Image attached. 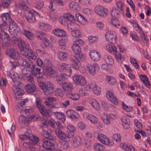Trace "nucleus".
<instances>
[{"instance_id": "f257e3e1", "label": "nucleus", "mask_w": 151, "mask_h": 151, "mask_svg": "<svg viewBox=\"0 0 151 151\" xmlns=\"http://www.w3.org/2000/svg\"><path fill=\"white\" fill-rule=\"evenodd\" d=\"M10 22L9 32L11 35L16 37L17 33H19L20 29L18 27L16 23L12 21L8 13H4L1 14L0 16V29L2 30L5 29L8 26V23Z\"/></svg>"}, {"instance_id": "f03ea898", "label": "nucleus", "mask_w": 151, "mask_h": 151, "mask_svg": "<svg viewBox=\"0 0 151 151\" xmlns=\"http://www.w3.org/2000/svg\"><path fill=\"white\" fill-rule=\"evenodd\" d=\"M56 135L60 139L59 143L60 147L63 149H68L69 145L67 139L69 137L67 136L64 132H61L60 130L56 131Z\"/></svg>"}, {"instance_id": "7ed1b4c3", "label": "nucleus", "mask_w": 151, "mask_h": 151, "mask_svg": "<svg viewBox=\"0 0 151 151\" xmlns=\"http://www.w3.org/2000/svg\"><path fill=\"white\" fill-rule=\"evenodd\" d=\"M39 86L42 90L44 94L49 95L52 94L54 91V86L52 83L47 81L45 83L40 82Z\"/></svg>"}, {"instance_id": "20e7f679", "label": "nucleus", "mask_w": 151, "mask_h": 151, "mask_svg": "<svg viewBox=\"0 0 151 151\" xmlns=\"http://www.w3.org/2000/svg\"><path fill=\"white\" fill-rule=\"evenodd\" d=\"M30 129L27 130L26 132L24 134L20 135L19 136L20 139L21 140L28 139L29 140L30 143L34 145L37 144L39 141L38 138L31 133Z\"/></svg>"}, {"instance_id": "39448f33", "label": "nucleus", "mask_w": 151, "mask_h": 151, "mask_svg": "<svg viewBox=\"0 0 151 151\" xmlns=\"http://www.w3.org/2000/svg\"><path fill=\"white\" fill-rule=\"evenodd\" d=\"M68 30L70 31L72 36L75 38L81 37V33L79 26L75 23H71L68 25Z\"/></svg>"}, {"instance_id": "423d86ee", "label": "nucleus", "mask_w": 151, "mask_h": 151, "mask_svg": "<svg viewBox=\"0 0 151 151\" xmlns=\"http://www.w3.org/2000/svg\"><path fill=\"white\" fill-rule=\"evenodd\" d=\"M94 137L97 138L100 142L105 145H112L114 144V142L112 140L109 139L106 136L102 134H100L98 132L94 133Z\"/></svg>"}, {"instance_id": "0eeeda50", "label": "nucleus", "mask_w": 151, "mask_h": 151, "mask_svg": "<svg viewBox=\"0 0 151 151\" xmlns=\"http://www.w3.org/2000/svg\"><path fill=\"white\" fill-rule=\"evenodd\" d=\"M84 44V42L81 39H77L74 42L71 48L74 52L76 55H80L81 52L80 46L83 45Z\"/></svg>"}, {"instance_id": "6e6552de", "label": "nucleus", "mask_w": 151, "mask_h": 151, "mask_svg": "<svg viewBox=\"0 0 151 151\" xmlns=\"http://www.w3.org/2000/svg\"><path fill=\"white\" fill-rule=\"evenodd\" d=\"M20 31L19 33H17V34L16 35V37H15V39H14V40L15 42L16 41L15 43L17 42L18 43V47L21 51V53H22V51L25 50L26 49H27L28 48H29L30 47V45L26 43L21 38L19 37H16L18 34L20 33ZM12 36L13 37V36Z\"/></svg>"}, {"instance_id": "1a4fd4ad", "label": "nucleus", "mask_w": 151, "mask_h": 151, "mask_svg": "<svg viewBox=\"0 0 151 151\" xmlns=\"http://www.w3.org/2000/svg\"><path fill=\"white\" fill-rule=\"evenodd\" d=\"M7 76L8 78H11L12 80L13 85H20L21 83L20 82V78L18 74L16 73L13 72H7Z\"/></svg>"}, {"instance_id": "9d476101", "label": "nucleus", "mask_w": 151, "mask_h": 151, "mask_svg": "<svg viewBox=\"0 0 151 151\" xmlns=\"http://www.w3.org/2000/svg\"><path fill=\"white\" fill-rule=\"evenodd\" d=\"M102 117L103 122L106 125H109L113 123L114 120L116 118V115L112 114H104Z\"/></svg>"}, {"instance_id": "9b49d317", "label": "nucleus", "mask_w": 151, "mask_h": 151, "mask_svg": "<svg viewBox=\"0 0 151 151\" xmlns=\"http://www.w3.org/2000/svg\"><path fill=\"white\" fill-rule=\"evenodd\" d=\"M95 12L98 15L103 17H106L108 14L107 10L101 5L96 6L95 8Z\"/></svg>"}, {"instance_id": "f8f14e48", "label": "nucleus", "mask_w": 151, "mask_h": 151, "mask_svg": "<svg viewBox=\"0 0 151 151\" xmlns=\"http://www.w3.org/2000/svg\"><path fill=\"white\" fill-rule=\"evenodd\" d=\"M73 79L75 83L81 86H84L86 83L85 78L80 75H75L73 77Z\"/></svg>"}, {"instance_id": "ddd939ff", "label": "nucleus", "mask_w": 151, "mask_h": 151, "mask_svg": "<svg viewBox=\"0 0 151 151\" xmlns=\"http://www.w3.org/2000/svg\"><path fill=\"white\" fill-rule=\"evenodd\" d=\"M106 39L111 44H113L116 42V34L113 31H108L105 35Z\"/></svg>"}, {"instance_id": "4468645a", "label": "nucleus", "mask_w": 151, "mask_h": 151, "mask_svg": "<svg viewBox=\"0 0 151 151\" xmlns=\"http://www.w3.org/2000/svg\"><path fill=\"white\" fill-rule=\"evenodd\" d=\"M87 68L89 73L94 76L96 73V71L99 70V66L98 64L94 63L93 64H88L87 65Z\"/></svg>"}, {"instance_id": "2eb2a0df", "label": "nucleus", "mask_w": 151, "mask_h": 151, "mask_svg": "<svg viewBox=\"0 0 151 151\" xmlns=\"http://www.w3.org/2000/svg\"><path fill=\"white\" fill-rule=\"evenodd\" d=\"M6 53L10 58L16 60L20 59V56L19 53L15 50L11 48H9L6 50Z\"/></svg>"}, {"instance_id": "dca6fc26", "label": "nucleus", "mask_w": 151, "mask_h": 151, "mask_svg": "<svg viewBox=\"0 0 151 151\" xmlns=\"http://www.w3.org/2000/svg\"><path fill=\"white\" fill-rule=\"evenodd\" d=\"M22 54L33 60H35L37 58V56L35 55V52L29 48H28L27 49H26L25 50L22 51Z\"/></svg>"}, {"instance_id": "f3484780", "label": "nucleus", "mask_w": 151, "mask_h": 151, "mask_svg": "<svg viewBox=\"0 0 151 151\" xmlns=\"http://www.w3.org/2000/svg\"><path fill=\"white\" fill-rule=\"evenodd\" d=\"M83 117L84 119L89 120L92 124H96L98 121V119L95 116L87 112L83 114Z\"/></svg>"}, {"instance_id": "a211bd4d", "label": "nucleus", "mask_w": 151, "mask_h": 151, "mask_svg": "<svg viewBox=\"0 0 151 151\" xmlns=\"http://www.w3.org/2000/svg\"><path fill=\"white\" fill-rule=\"evenodd\" d=\"M20 60V63L22 66L25 68H31L33 65L31 60L28 58H24L21 57L19 59Z\"/></svg>"}, {"instance_id": "6ab92c4d", "label": "nucleus", "mask_w": 151, "mask_h": 151, "mask_svg": "<svg viewBox=\"0 0 151 151\" xmlns=\"http://www.w3.org/2000/svg\"><path fill=\"white\" fill-rule=\"evenodd\" d=\"M82 141V138L79 136L75 137L71 141V145L73 147H78L81 145Z\"/></svg>"}, {"instance_id": "aec40b11", "label": "nucleus", "mask_w": 151, "mask_h": 151, "mask_svg": "<svg viewBox=\"0 0 151 151\" xmlns=\"http://www.w3.org/2000/svg\"><path fill=\"white\" fill-rule=\"evenodd\" d=\"M58 68L60 71H68L70 75H71L72 73V71L71 67H70L69 65L66 63H63L59 64L58 66Z\"/></svg>"}, {"instance_id": "412c9836", "label": "nucleus", "mask_w": 151, "mask_h": 151, "mask_svg": "<svg viewBox=\"0 0 151 151\" xmlns=\"http://www.w3.org/2000/svg\"><path fill=\"white\" fill-rule=\"evenodd\" d=\"M106 96L108 99L111 102L115 105L117 106L118 105V101L112 92L108 91L107 92Z\"/></svg>"}, {"instance_id": "4be33fe9", "label": "nucleus", "mask_w": 151, "mask_h": 151, "mask_svg": "<svg viewBox=\"0 0 151 151\" xmlns=\"http://www.w3.org/2000/svg\"><path fill=\"white\" fill-rule=\"evenodd\" d=\"M62 88L66 95L73 89V86L72 83L66 82L62 84Z\"/></svg>"}, {"instance_id": "5701e85b", "label": "nucleus", "mask_w": 151, "mask_h": 151, "mask_svg": "<svg viewBox=\"0 0 151 151\" xmlns=\"http://www.w3.org/2000/svg\"><path fill=\"white\" fill-rule=\"evenodd\" d=\"M70 60L72 63L73 67L76 70H79L81 64L78 58L74 56H72L70 57Z\"/></svg>"}, {"instance_id": "b1692460", "label": "nucleus", "mask_w": 151, "mask_h": 151, "mask_svg": "<svg viewBox=\"0 0 151 151\" xmlns=\"http://www.w3.org/2000/svg\"><path fill=\"white\" fill-rule=\"evenodd\" d=\"M89 55L91 58L95 62H98L100 59L101 55L97 51L93 50L89 52Z\"/></svg>"}, {"instance_id": "393cba45", "label": "nucleus", "mask_w": 151, "mask_h": 151, "mask_svg": "<svg viewBox=\"0 0 151 151\" xmlns=\"http://www.w3.org/2000/svg\"><path fill=\"white\" fill-rule=\"evenodd\" d=\"M42 145L47 151H52L53 149L55 148L54 143L48 140L44 141Z\"/></svg>"}, {"instance_id": "a878e982", "label": "nucleus", "mask_w": 151, "mask_h": 151, "mask_svg": "<svg viewBox=\"0 0 151 151\" xmlns=\"http://www.w3.org/2000/svg\"><path fill=\"white\" fill-rule=\"evenodd\" d=\"M12 90L16 96V97L17 96L22 95L24 93V91L20 88L18 87L19 85H13Z\"/></svg>"}, {"instance_id": "bb28decb", "label": "nucleus", "mask_w": 151, "mask_h": 151, "mask_svg": "<svg viewBox=\"0 0 151 151\" xmlns=\"http://www.w3.org/2000/svg\"><path fill=\"white\" fill-rule=\"evenodd\" d=\"M75 16L78 21L81 24L85 25L87 24L88 22L86 19L80 13H76Z\"/></svg>"}, {"instance_id": "cd10ccee", "label": "nucleus", "mask_w": 151, "mask_h": 151, "mask_svg": "<svg viewBox=\"0 0 151 151\" xmlns=\"http://www.w3.org/2000/svg\"><path fill=\"white\" fill-rule=\"evenodd\" d=\"M67 128L68 131V135L67 136L70 138L73 137L74 134V132L76 131V127L71 124H68Z\"/></svg>"}, {"instance_id": "c85d7f7f", "label": "nucleus", "mask_w": 151, "mask_h": 151, "mask_svg": "<svg viewBox=\"0 0 151 151\" xmlns=\"http://www.w3.org/2000/svg\"><path fill=\"white\" fill-rule=\"evenodd\" d=\"M25 17L29 23H34L36 21L35 17L32 12H29L27 13L25 15Z\"/></svg>"}, {"instance_id": "c756f323", "label": "nucleus", "mask_w": 151, "mask_h": 151, "mask_svg": "<svg viewBox=\"0 0 151 151\" xmlns=\"http://www.w3.org/2000/svg\"><path fill=\"white\" fill-rule=\"evenodd\" d=\"M122 124L124 128L126 129H129L130 127V122L129 119H127L125 116L122 117L121 119Z\"/></svg>"}, {"instance_id": "7c9ffc66", "label": "nucleus", "mask_w": 151, "mask_h": 151, "mask_svg": "<svg viewBox=\"0 0 151 151\" xmlns=\"http://www.w3.org/2000/svg\"><path fill=\"white\" fill-rule=\"evenodd\" d=\"M65 114L68 117H69L73 121H76L77 119L76 115V113L73 110H69L65 112Z\"/></svg>"}, {"instance_id": "2f4dec72", "label": "nucleus", "mask_w": 151, "mask_h": 151, "mask_svg": "<svg viewBox=\"0 0 151 151\" xmlns=\"http://www.w3.org/2000/svg\"><path fill=\"white\" fill-rule=\"evenodd\" d=\"M44 73L45 75L47 76L52 77L55 74V71L52 69L50 66H45V69L44 70Z\"/></svg>"}, {"instance_id": "473e14b6", "label": "nucleus", "mask_w": 151, "mask_h": 151, "mask_svg": "<svg viewBox=\"0 0 151 151\" xmlns=\"http://www.w3.org/2000/svg\"><path fill=\"white\" fill-rule=\"evenodd\" d=\"M26 91L28 93H32L36 90L35 85L33 83L28 84L25 87Z\"/></svg>"}, {"instance_id": "72a5a7b5", "label": "nucleus", "mask_w": 151, "mask_h": 151, "mask_svg": "<svg viewBox=\"0 0 151 151\" xmlns=\"http://www.w3.org/2000/svg\"><path fill=\"white\" fill-rule=\"evenodd\" d=\"M53 114L57 119L61 121L62 122H64L65 120V116L64 113L58 112H55Z\"/></svg>"}, {"instance_id": "f704fd0d", "label": "nucleus", "mask_w": 151, "mask_h": 151, "mask_svg": "<svg viewBox=\"0 0 151 151\" xmlns=\"http://www.w3.org/2000/svg\"><path fill=\"white\" fill-rule=\"evenodd\" d=\"M39 111L41 114L42 115L43 118H45V117L47 118V117H50L52 114L51 111L49 110L45 109L44 107Z\"/></svg>"}, {"instance_id": "c9c22d12", "label": "nucleus", "mask_w": 151, "mask_h": 151, "mask_svg": "<svg viewBox=\"0 0 151 151\" xmlns=\"http://www.w3.org/2000/svg\"><path fill=\"white\" fill-rule=\"evenodd\" d=\"M38 26L40 29L45 31H49L51 28V27L50 25L43 22L39 23Z\"/></svg>"}, {"instance_id": "e433bc0d", "label": "nucleus", "mask_w": 151, "mask_h": 151, "mask_svg": "<svg viewBox=\"0 0 151 151\" xmlns=\"http://www.w3.org/2000/svg\"><path fill=\"white\" fill-rule=\"evenodd\" d=\"M66 77L67 75L65 73H63L59 76L56 77V81L59 84L61 85L63 84V81H65Z\"/></svg>"}, {"instance_id": "4c0bfd02", "label": "nucleus", "mask_w": 151, "mask_h": 151, "mask_svg": "<svg viewBox=\"0 0 151 151\" xmlns=\"http://www.w3.org/2000/svg\"><path fill=\"white\" fill-rule=\"evenodd\" d=\"M22 34L28 39L32 40L34 38V34L31 32L25 29L22 31Z\"/></svg>"}, {"instance_id": "58836bf2", "label": "nucleus", "mask_w": 151, "mask_h": 151, "mask_svg": "<svg viewBox=\"0 0 151 151\" xmlns=\"http://www.w3.org/2000/svg\"><path fill=\"white\" fill-rule=\"evenodd\" d=\"M104 59L107 64L110 65H113L114 63V60L111 56L107 55H105Z\"/></svg>"}, {"instance_id": "ea45409f", "label": "nucleus", "mask_w": 151, "mask_h": 151, "mask_svg": "<svg viewBox=\"0 0 151 151\" xmlns=\"http://www.w3.org/2000/svg\"><path fill=\"white\" fill-rule=\"evenodd\" d=\"M35 66L33 65L31 67V71L33 75L37 76V75H40L41 74V69L39 68H36Z\"/></svg>"}, {"instance_id": "a19ab883", "label": "nucleus", "mask_w": 151, "mask_h": 151, "mask_svg": "<svg viewBox=\"0 0 151 151\" xmlns=\"http://www.w3.org/2000/svg\"><path fill=\"white\" fill-rule=\"evenodd\" d=\"M64 15V17L66 18L67 20L71 22L70 23H75L76 20L73 15L68 13H65Z\"/></svg>"}, {"instance_id": "79ce46f5", "label": "nucleus", "mask_w": 151, "mask_h": 151, "mask_svg": "<svg viewBox=\"0 0 151 151\" xmlns=\"http://www.w3.org/2000/svg\"><path fill=\"white\" fill-rule=\"evenodd\" d=\"M58 56L59 59L63 61L66 60L68 56V54L64 52H59L58 53Z\"/></svg>"}, {"instance_id": "37998d69", "label": "nucleus", "mask_w": 151, "mask_h": 151, "mask_svg": "<svg viewBox=\"0 0 151 151\" xmlns=\"http://www.w3.org/2000/svg\"><path fill=\"white\" fill-rule=\"evenodd\" d=\"M66 96L74 100H78L80 98L79 94L74 93H71L70 92L66 95Z\"/></svg>"}, {"instance_id": "c03bdc74", "label": "nucleus", "mask_w": 151, "mask_h": 151, "mask_svg": "<svg viewBox=\"0 0 151 151\" xmlns=\"http://www.w3.org/2000/svg\"><path fill=\"white\" fill-rule=\"evenodd\" d=\"M93 147L95 151H104L105 149L103 145L99 143H95Z\"/></svg>"}, {"instance_id": "a18cd8bd", "label": "nucleus", "mask_w": 151, "mask_h": 151, "mask_svg": "<svg viewBox=\"0 0 151 151\" xmlns=\"http://www.w3.org/2000/svg\"><path fill=\"white\" fill-rule=\"evenodd\" d=\"M53 32L56 35L59 37L65 36V33L63 30L60 29H56L53 30Z\"/></svg>"}, {"instance_id": "49530a36", "label": "nucleus", "mask_w": 151, "mask_h": 151, "mask_svg": "<svg viewBox=\"0 0 151 151\" xmlns=\"http://www.w3.org/2000/svg\"><path fill=\"white\" fill-rule=\"evenodd\" d=\"M120 147L126 151H132L134 150V148L132 145L128 146L125 143H122L120 145Z\"/></svg>"}, {"instance_id": "de8ad7c7", "label": "nucleus", "mask_w": 151, "mask_h": 151, "mask_svg": "<svg viewBox=\"0 0 151 151\" xmlns=\"http://www.w3.org/2000/svg\"><path fill=\"white\" fill-rule=\"evenodd\" d=\"M50 131H47L46 130H43L42 134L43 136L46 138L50 140H54L55 139L50 134Z\"/></svg>"}, {"instance_id": "09e8293b", "label": "nucleus", "mask_w": 151, "mask_h": 151, "mask_svg": "<svg viewBox=\"0 0 151 151\" xmlns=\"http://www.w3.org/2000/svg\"><path fill=\"white\" fill-rule=\"evenodd\" d=\"M69 7L73 11H78L79 10V7L78 3L76 2L72 1L70 3L69 5Z\"/></svg>"}, {"instance_id": "8fccbe9b", "label": "nucleus", "mask_w": 151, "mask_h": 151, "mask_svg": "<svg viewBox=\"0 0 151 151\" xmlns=\"http://www.w3.org/2000/svg\"><path fill=\"white\" fill-rule=\"evenodd\" d=\"M90 103L91 105L95 109L99 110L100 109V107L99 103L95 99H91L90 100Z\"/></svg>"}, {"instance_id": "3c124183", "label": "nucleus", "mask_w": 151, "mask_h": 151, "mask_svg": "<svg viewBox=\"0 0 151 151\" xmlns=\"http://www.w3.org/2000/svg\"><path fill=\"white\" fill-rule=\"evenodd\" d=\"M12 0H1V6H2L4 8H8Z\"/></svg>"}, {"instance_id": "603ef678", "label": "nucleus", "mask_w": 151, "mask_h": 151, "mask_svg": "<svg viewBox=\"0 0 151 151\" xmlns=\"http://www.w3.org/2000/svg\"><path fill=\"white\" fill-rule=\"evenodd\" d=\"M106 78L107 81L109 84L113 85L116 83V80L113 77L107 76H106Z\"/></svg>"}, {"instance_id": "864d4df0", "label": "nucleus", "mask_w": 151, "mask_h": 151, "mask_svg": "<svg viewBox=\"0 0 151 151\" xmlns=\"http://www.w3.org/2000/svg\"><path fill=\"white\" fill-rule=\"evenodd\" d=\"M119 12H120L119 10H117L115 7H113L111 12L112 18H116L119 14Z\"/></svg>"}, {"instance_id": "5fc2aeb1", "label": "nucleus", "mask_w": 151, "mask_h": 151, "mask_svg": "<svg viewBox=\"0 0 151 151\" xmlns=\"http://www.w3.org/2000/svg\"><path fill=\"white\" fill-rule=\"evenodd\" d=\"M68 39L67 37L61 39L58 41V44L60 46H64L67 42ZM65 47H63V49H65Z\"/></svg>"}, {"instance_id": "6e6d98bb", "label": "nucleus", "mask_w": 151, "mask_h": 151, "mask_svg": "<svg viewBox=\"0 0 151 151\" xmlns=\"http://www.w3.org/2000/svg\"><path fill=\"white\" fill-rule=\"evenodd\" d=\"M1 30V32L0 34L1 38L2 40H5L6 39L7 40H9V36L8 34L5 32L4 31V30Z\"/></svg>"}, {"instance_id": "4d7b16f0", "label": "nucleus", "mask_w": 151, "mask_h": 151, "mask_svg": "<svg viewBox=\"0 0 151 151\" xmlns=\"http://www.w3.org/2000/svg\"><path fill=\"white\" fill-rule=\"evenodd\" d=\"M93 92L95 94L98 95L100 93L101 89L98 86L95 84L93 87Z\"/></svg>"}, {"instance_id": "13d9d810", "label": "nucleus", "mask_w": 151, "mask_h": 151, "mask_svg": "<svg viewBox=\"0 0 151 151\" xmlns=\"http://www.w3.org/2000/svg\"><path fill=\"white\" fill-rule=\"evenodd\" d=\"M110 23L116 28L120 26L119 21L116 18H112V19Z\"/></svg>"}, {"instance_id": "bf43d9fd", "label": "nucleus", "mask_w": 151, "mask_h": 151, "mask_svg": "<svg viewBox=\"0 0 151 151\" xmlns=\"http://www.w3.org/2000/svg\"><path fill=\"white\" fill-rule=\"evenodd\" d=\"M115 55V59L116 61L119 63L122 62V56L119 52L117 51L116 52L115 54H114Z\"/></svg>"}, {"instance_id": "052dcab7", "label": "nucleus", "mask_w": 151, "mask_h": 151, "mask_svg": "<svg viewBox=\"0 0 151 151\" xmlns=\"http://www.w3.org/2000/svg\"><path fill=\"white\" fill-rule=\"evenodd\" d=\"M44 2L42 0H37L35 3L36 7L38 9H40L43 6Z\"/></svg>"}, {"instance_id": "680f3d73", "label": "nucleus", "mask_w": 151, "mask_h": 151, "mask_svg": "<svg viewBox=\"0 0 151 151\" xmlns=\"http://www.w3.org/2000/svg\"><path fill=\"white\" fill-rule=\"evenodd\" d=\"M19 122L24 124H26L29 121V120L27 118L22 116L19 117Z\"/></svg>"}, {"instance_id": "e2e57ef3", "label": "nucleus", "mask_w": 151, "mask_h": 151, "mask_svg": "<svg viewBox=\"0 0 151 151\" xmlns=\"http://www.w3.org/2000/svg\"><path fill=\"white\" fill-rule=\"evenodd\" d=\"M37 39L42 40L46 37V35L44 33L40 31L37 32Z\"/></svg>"}, {"instance_id": "0e129e2a", "label": "nucleus", "mask_w": 151, "mask_h": 151, "mask_svg": "<svg viewBox=\"0 0 151 151\" xmlns=\"http://www.w3.org/2000/svg\"><path fill=\"white\" fill-rule=\"evenodd\" d=\"M130 60L131 63L133 65L134 67L136 69H138L139 67V65L138 64L137 61L134 58L131 57Z\"/></svg>"}, {"instance_id": "69168bd1", "label": "nucleus", "mask_w": 151, "mask_h": 151, "mask_svg": "<svg viewBox=\"0 0 151 151\" xmlns=\"http://www.w3.org/2000/svg\"><path fill=\"white\" fill-rule=\"evenodd\" d=\"M55 93L56 96H59L62 97L63 95V93L62 89L59 88H57L55 91Z\"/></svg>"}, {"instance_id": "338daca9", "label": "nucleus", "mask_w": 151, "mask_h": 151, "mask_svg": "<svg viewBox=\"0 0 151 151\" xmlns=\"http://www.w3.org/2000/svg\"><path fill=\"white\" fill-rule=\"evenodd\" d=\"M122 107L123 109L127 112H130L132 110V107L126 105L124 103H122Z\"/></svg>"}, {"instance_id": "774afa93", "label": "nucleus", "mask_w": 151, "mask_h": 151, "mask_svg": "<svg viewBox=\"0 0 151 151\" xmlns=\"http://www.w3.org/2000/svg\"><path fill=\"white\" fill-rule=\"evenodd\" d=\"M27 4L20 2L19 4V7L23 10L26 11L28 10L29 9V6H27Z\"/></svg>"}]
</instances>
